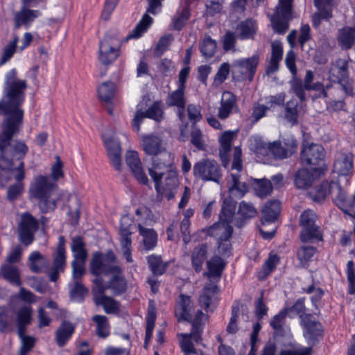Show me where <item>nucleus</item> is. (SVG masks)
Wrapping results in <instances>:
<instances>
[{
    "mask_svg": "<svg viewBox=\"0 0 355 355\" xmlns=\"http://www.w3.org/2000/svg\"><path fill=\"white\" fill-rule=\"evenodd\" d=\"M328 195L331 196L332 200L340 209L347 212V208L350 202L345 192L338 183L324 182L319 186H316L309 193L310 198L315 202H322Z\"/></svg>",
    "mask_w": 355,
    "mask_h": 355,
    "instance_id": "7",
    "label": "nucleus"
},
{
    "mask_svg": "<svg viewBox=\"0 0 355 355\" xmlns=\"http://www.w3.org/2000/svg\"><path fill=\"white\" fill-rule=\"evenodd\" d=\"M12 321V313L10 309L0 306V332L9 329Z\"/></svg>",
    "mask_w": 355,
    "mask_h": 355,
    "instance_id": "52",
    "label": "nucleus"
},
{
    "mask_svg": "<svg viewBox=\"0 0 355 355\" xmlns=\"http://www.w3.org/2000/svg\"><path fill=\"white\" fill-rule=\"evenodd\" d=\"M139 234L142 236L143 248L146 251L153 250L157 245V234L153 229L138 225Z\"/></svg>",
    "mask_w": 355,
    "mask_h": 355,
    "instance_id": "37",
    "label": "nucleus"
},
{
    "mask_svg": "<svg viewBox=\"0 0 355 355\" xmlns=\"http://www.w3.org/2000/svg\"><path fill=\"white\" fill-rule=\"evenodd\" d=\"M28 6L22 5L20 9L14 14V26L18 29L21 26L28 27L32 22L41 15L37 10L28 8Z\"/></svg>",
    "mask_w": 355,
    "mask_h": 355,
    "instance_id": "21",
    "label": "nucleus"
},
{
    "mask_svg": "<svg viewBox=\"0 0 355 355\" xmlns=\"http://www.w3.org/2000/svg\"><path fill=\"white\" fill-rule=\"evenodd\" d=\"M46 262L44 257L38 251L33 252L28 257L29 268L34 272H40L42 264Z\"/></svg>",
    "mask_w": 355,
    "mask_h": 355,
    "instance_id": "53",
    "label": "nucleus"
},
{
    "mask_svg": "<svg viewBox=\"0 0 355 355\" xmlns=\"http://www.w3.org/2000/svg\"><path fill=\"white\" fill-rule=\"evenodd\" d=\"M28 87L26 80L19 79L16 69H11L5 77L3 96L0 101V114L7 117L1 125L0 134L1 186L4 187L14 178L16 183L7 190V198L12 201L20 196L24 190L21 180L24 178V164L21 159L28 150L24 142L15 141L12 137L19 131L23 122L22 105Z\"/></svg>",
    "mask_w": 355,
    "mask_h": 355,
    "instance_id": "1",
    "label": "nucleus"
},
{
    "mask_svg": "<svg viewBox=\"0 0 355 355\" xmlns=\"http://www.w3.org/2000/svg\"><path fill=\"white\" fill-rule=\"evenodd\" d=\"M38 228L37 220L29 213H24L21 215L19 229L37 231Z\"/></svg>",
    "mask_w": 355,
    "mask_h": 355,
    "instance_id": "57",
    "label": "nucleus"
},
{
    "mask_svg": "<svg viewBox=\"0 0 355 355\" xmlns=\"http://www.w3.org/2000/svg\"><path fill=\"white\" fill-rule=\"evenodd\" d=\"M258 212L252 203L244 200L239 203L237 215L235 219V225L243 227L248 220L255 217Z\"/></svg>",
    "mask_w": 355,
    "mask_h": 355,
    "instance_id": "27",
    "label": "nucleus"
},
{
    "mask_svg": "<svg viewBox=\"0 0 355 355\" xmlns=\"http://www.w3.org/2000/svg\"><path fill=\"white\" fill-rule=\"evenodd\" d=\"M300 324L303 327L305 338L313 340L322 335V326L320 322L313 318L312 315H300Z\"/></svg>",
    "mask_w": 355,
    "mask_h": 355,
    "instance_id": "22",
    "label": "nucleus"
},
{
    "mask_svg": "<svg viewBox=\"0 0 355 355\" xmlns=\"http://www.w3.org/2000/svg\"><path fill=\"white\" fill-rule=\"evenodd\" d=\"M141 146L146 154L153 156V165L164 167L173 164V155L166 150L162 138L154 135H144L141 139Z\"/></svg>",
    "mask_w": 355,
    "mask_h": 355,
    "instance_id": "6",
    "label": "nucleus"
},
{
    "mask_svg": "<svg viewBox=\"0 0 355 355\" xmlns=\"http://www.w3.org/2000/svg\"><path fill=\"white\" fill-rule=\"evenodd\" d=\"M121 41L114 34H106L99 44L98 60L104 65L112 64L120 55Z\"/></svg>",
    "mask_w": 355,
    "mask_h": 355,
    "instance_id": "11",
    "label": "nucleus"
},
{
    "mask_svg": "<svg viewBox=\"0 0 355 355\" xmlns=\"http://www.w3.org/2000/svg\"><path fill=\"white\" fill-rule=\"evenodd\" d=\"M288 315V309H282L270 320V324L275 331H282Z\"/></svg>",
    "mask_w": 355,
    "mask_h": 355,
    "instance_id": "62",
    "label": "nucleus"
},
{
    "mask_svg": "<svg viewBox=\"0 0 355 355\" xmlns=\"http://www.w3.org/2000/svg\"><path fill=\"white\" fill-rule=\"evenodd\" d=\"M225 266V263L221 257L218 256H214L207 261V268L208 271L205 272L204 275L207 277H216L217 279H219Z\"/></svg>",
    "mask_w": 355,
    "mask_h": 355,
    "instance_id": "36",
    "label": "nucleus"
},
{
    "mask_svg": "<svg viewBox=\"0 0 355 355\" xmlns=\"http://www.w3.org/2000/svg\"><path fill=\"white\" fill-rule=\"evenodd\" d=\"M71 248L73 254V260H86L87 257V250L85 248V243L81 237L76 236L73 238Z\"/></svg>",
    "mask_w": 355,
    "mask_h": 355,
    "instance_id": "47",
    "label": "nucleus"
},
{
    "mask_svg": "<svg viewBox=\"0 0 355 355\" xmlns=\"http://www.w3.org/2000/svg\"><path fill=\"white\" fill-rule=\"evenodd\" d=\"M193 303L189 296L181 294L180 300L177 302L175 315L178 321H187L191 323L192 329L190 334H182V340L180 342L181 349L184 355H204L201 351L193 347L191 340L198 343L201 339L203 326L207 320V316L201 310H198L192 318Z\"/></svg>",
    "mask_w": 355,
    "mask_h": 355,
    "instance_id": "2",
    "label": "nucleus"
},
{
    "mask_svg": "<svg viewBox=\"0 0 355 355\" xmlns=\"http://www.w3.org/2000/svg\"><path fill=\"white\" fill-rule=\"evenodd\" d=\"M232 139L233 132L230 131H225L223 133L219 139L220 144V155L222 159V164L224 167H226L228 164V160L225 157V154L231 149Z\"/></svg>",
    "mask_w": 355,
    "mask_h": 355,
    "instance_id": "43",
    "label": "nucleus"
},
{
    "mask_svg": "<svg viewBox=\"0 0 355 355\" xmlns=\"http://www.w3.org/2000/svg\"><path fill=\"white\" fill-rule=\"evenodd\" d=\"M193 174L196 178L204 182L219 183L222 178L221 168L218 163L212 159H202L195 163Z\"/></svg>",
    "mask_w": 355,
    "mask_h": 355,
    "instance_id": "9",
    "label": "nucleus"
},
{
    "mask_svg": "<svg viewBox=\"0 0 355 355\" xmlns=\"http://www.w3.org/2000/svg\"><path fill=\"white\" fill-rule=\"evenodd\" d=\"M65 239L60 236L58 239L56 250L53 254V267L49 272V279L52 282H56L59 273L62 272L66 266Z\"/></svg>",
    "mask_w": 355,
    "mask_h": 355,
    "instance_id": "16",
    "label": "nucleus"
},
{
    "mask_svg": "<svg viewBox=\"0 0 355 355\" xmlns=\"http://www.w3.org/2000/svg\"><path fill=\"white\" fill-rule=\"evenodd\" d=\"M58 185L46 175H38L34 178L30 187L33 198L39 200V207L42 212L53 211L59 199L57 195Z\"/></svg>",
    "mask_w": 355,
    "mask_h": 355,
    "instance_id": "4",
    "label": "nucleus"
},
{
    "mask_svg": "<svg viewBox=\"0 0 355 355\" xmlns=\"http://www.w3.org/2000/svg\"><path fill=\"white\" fill-rule=\"evenodd\" d=\"M323 147L318 144H303L300 152L301 162L308 166H316L324 158Z\"/></svg>",
    "mask_w": 355,
    "mask_h": 355,
    "instance_id": "14",
    "label": "nucleus"
},
{
    "mask_svg": "<svg viewBox=\"0 0 355 355\" xmlns=\"http://www.w3.org/2000/svg\"><path fill=\"white\" fill-rule=\"evenodd\" d=\"M103 142L111 164L119 171L121 166V147L119 141L112 136L103 135Z\"/></svg>",
    "mask_w": 355,
    "mask_h": 355,
    "instance_id": "20",
    "label": "nucleus"
},
{
    "mask_svg": "<svg viewBox=\"0 0 355 355\" xmlns=\"http://www.w3.org/2000/svg\"><path fill=\"white\" fill-rule=\"evenodd\" d=\"M74 332V327L68 322L64 321L55 331V340L60 347H63Z\"/></svg>",
    "mask_w": 355,
    "mask_h": 355,
    "instance_id": "39",
    "label": "nucleus"
},
{
    "mask_svg": "<svg viewBox=\"0 0 355 355\" xmlns=\"http://www.w3.org/2000/svg\"><path fill=\"white\" fill-rule=\"evenodd\" d=\"M231 222L220 220L209 229V234L215 237L218 241L230 239L232 236L233 229L230 225Z\"/></svg>",
    "mask_w": 355,
    "mask_h": 355,
    "instance_id": "30",
    "label": "nucleus"
},
{
    "mask_svg": "<svg viewBox=\"0 0 355 355\" xmlns=\"http://www.w3.org/2000/svg\"><path fill=\"white\" fill-rule=\"evenodd\" d=\"M208 257V247L206 244H200L195 247L191 253V266L196 272L202 270V266Z\"/></svg>",
    "mask_w": 355,
    "mask_h": 355,
    "instance_id": "31",
    "label": "nucleus"
},
{
    "mask_svg": "<svg viewBox=\"0 0 355 355\" xmlns=\"http://www.w3.org/2000/svg\"><path fill=\"white\" fill-rule=\"evenodd\" d=\"M17 334L21 343L19 355H26L33 347L35 339L31 336L25 335V332L20 334V331H19Z\"/></svg>",
    "mask_w": 355,
    "mask_h": 355,
    "instance_id": "58",
    "label": "nucleus"
},
{
    "mask_svg": "<svg viewBox=\"0 0 355 355\" xmlns=\"http://www.w3.org/2000/svg\"><path fill=\"white\" fill-rule=\"evenodd\" d=\"M285 144L286 148L282 146L280 142L274 141L269 144L268 150L275 158L284 159L292 155L297 149V142L293 139H288V142Z\"/></svg>",
    "mask_w": 355,
    "mask_h": 355,
    "instance_id": "29",
    "label": "nucleus"
},
{
    "mask_svg": "<svg viewBox=\"0 0 355 355\" xmlns=\"http://www.w3.org/2000/svg\"><path fill=\"white\" fill-rule=\"evenodd\" d=\"M0 275L12 285L20 286L21 284L19 268L11 264L2 265Z\"/></svg>",
    "mask_w": 355,
    "mask_h": 355,
    "instance_id": "38",
    "label": "nucleus"
},
{
    "mask_svg": "<svg viewBox=\"0 0 355 355\" xmlns=\"http://www.w3.org/2000/svg\"><path fill=\"white\" fill-rule=\"evenodd\" d=\"M148 173L155 183L157 198H166L170 200L175 198L179 187L178 173L173 165L164 167L156 165L148 168Z\"/></svg>",
    "mask_w": 355,
    "mask_h": 355,
    "instance_id": "3",
    "label": "nucleus"
},
{
    "mask_svg": "<svg viewBox=\"0 0 355 355\" xmlns=\"http://www.w3.org/2000/svg\"><path fill=\"white\" fill-rule=\"evenodd\" d=\"M314 180L312 172L306 168H301L295 173L294 182L297 188L305 189L312 185Z\"/></svg>",
    "mask_w": 355,
    "mask_h": 355,
    "instance_id": "40",
    "label": "nucleus"
},
{
    "mask_svg": "<svg viewBox=\"0 0 355 355\" xmlns=\"http://www.w3.org/2000/svg\"><path fill=\"white\" fill-rule=\"evenodd\" d=\"M253 186L256 195L260 198L269 196L272 190L271 182L267 179H255Z\"/></svg>",
    "mask_w": 355,
    "mask_h": 355,
    "instance_id": "48",
    "label": "nucleus"
},
{
    "mask_svg": "<svg viewBox=\"0 0 355 355\" xmlns=\"http://www.w3.org/2000/svg\"><path fill=\"white\" fill-rule=\"evenodd\" d=\"M153 23V18L148 14L144 15L136 27L127 36V40L132 38H138L145 33Z\"/></svg>",
    "mask_w": 355,
    "mask_h": 355,
    "instance_id": "46",
    "label": "nucleus"
},
{
    "mask_svg": "<svg viewBox=\"0 0 355 355\" xmlns=\"http://www.w3.org/2000/svg\"><path fill=\"white\" fill-rule=\"evenodd\" d=\"M238 108L236 98L230 92H225L222 94L220 107H218V116L220 119H225Z\"/></svg>",
    "mask_w": 355,
    "mask_h": 355,
    "instance_id": "24",
    "label": "nucleus"
},
{
    "mask_svg": "<svg viewBox=\"0 0 355 355\" xmlns=\"http://www.w3.org/2000/svg\"><path fill=\"white\" fill-rule=\"evenodd\" d=\"M106 289H110L115 295H121L125 293L128 288V281L123 274L122 269L111 274V277L107 283V286H104Z\"/></svg>",
    "mask_w": 355,
    "mask_h": 355,
    "instance_id": "25",
    "label": "nucleus"
},
{
    "mask_svg": "<svg viewBox=\"0 0 355 355\" xmlns=\"http://www.w3.org/2000/svg\"><path fill=\"white\" fill-rule=\"evenodd\" d=\"M115 90L114 83L111 81H106L98 87L97 92L101 101L110 104L112 103Z\"/></svg>",
    "mask_w": 355,
    "mask_h": 355,
    "instance_id": "44",
    "label": "nucleus"
},
{
    "mask_svg": "<svg viewBox=\"0 0 355 355\" xmlns=\"http://www.w3.org/2000/svg\"><path fill=\"white\" fill-rule=\"evenodd\" d=\"M116 260V257L111 250L105 254L96 252L90 263L91 272L98 277L101 275H111L116 270L119 271L121 267L115 263Z\"/></svg>",
    "mask_w": 355,
    "mask_h": 355,
    "instance_id": "10",
    "label": "nucleus"
},
{
    "mask_svg": "<svg viewBox=\"0 0 355 355\" xmlns=\"http://www.w3.org/2000/svg\"><path fill=\"white\" fill-rule=\"evenodd\" d=\"M280 212V202L272 200L268 201L262 210L261 223L263 226L273 223Z\"/></svg>",
    "mask_w": 355,
    "mask_h": 355,
    "instance_id": "32",
    "label": "nucleus"
},
{
    "mask_svg": "<svg viewBox=\"0 0 355 355\" xmlns=\"http://www.w3.org/2000/svg\"><path fill=\"white\" fill-rule=\"evenodd\" d=\"M150 118L155 121H159L163 118V109L160 102H155L145 112L137 111L132 121L133 128L139 132L140 125L144 118Z\"/></svg>",
    "mask_w": 355,
    "mask_h": 355,
    "instance_id": "19",
    "label": "nucleus"
},
{
    "mask_svg": "<svg viewBox=\"0 0 355 355\" xmlns=\"http://www.w3.org/2000/svg\"><path fill=\"white\" fill-rule=\"evenodd\" d=\"M293 0H279L274 16L272 18V26L275 33H285L288 29V21L291 18Z\"/></svg>",
    "mask_w": 355,
    "mask_h": 355,
    "instance_id": "12",
    "label": "nucleus"
},
{
    "mask_svg": "<svg viewBox=\"0 0 355 355\" xmlns=\"http://www.w3.org/2000/svg\"><path fill=\"white\" fill-rule=\"evenodd\" d=\"M257 29V23L252 19L242 21L236 26L238 37L241 40L253 38Z\"/></svg>",
    "mask_w": 355,
    "mask_h": 355,
    "instance_id": "35",
    "label": "nucleus"
},
{
    "mask_svg": "<svg viewBox=\"0 0 355 355\" xmlns=\"http://www.w3.org/2000/svg\"><path fill=\"white\" fill-rule=\"evenodd\" d=\"M33 309L31 307L24 306L21 307L17 312V332L20 334L26 331V327L31 322Z\"/></svg>",
    "mask_w": 355,
    "mask_h": 355,
    "instance_id": "41",
    "label": "nucleus"
},
{
    "mask_svg": "<svg viewBox=\"0 0 355 355\" xmlns=\"http://www.w3.org/2000/svg\"><path fill=\"white\" fill-rule=\"evenodd\" d=\"M230 67L227 62H223L220 64L216 74L214 76V83L216 85L223 83L227 78L230 73Z\"/></svg>",
    "mask_w": 355,
    "mask_h": 355,
    "instance_id": "63",
    "label": "nucleus"
},
{
    "mask_svg": "<svg viewBox=\"0 0 355 355\" xmlns=\"http://www.w3.org/2000/svg\"><path fill=\"white\" fill-rule=\"evenodd\" d=\"M258 63L259 57L257 55L235 60L232 64L234 72L238 71L242 74L249 73L250 78H252L256 71Z\"/></svg>",
    "mask_w": 355,
    "mask_h": 355,
    "instance_id": "28",
    "label": "nucleus"
},
{
    "mask_svg": "<svg viewBox=\"0 0 355 355\" xmlns=\"http://www.w3.org/2000/svg\"><path fill=\"white\" fill-rule=\"evenodd\" d=\"M318 216L311 209H306L300 214L299 225L302 228L300 239L303 242H308L314 239L322 240L320 226L317 224Z\"/></svg>",
    "mask_w": 355,
    "mask_h": 355,
    "instance_id": "8",
    "label": "nucleus"
},
{
    "mask_svg": "<svg viewBox=\"0 0 355 355\" xmlns=\"http://www.w3.org/2000/svg\"><path fill=\"white\" fill-rule=\"evenodd\" d=\"M235 203L231 200L225 199L222 206L220 220H225L232 222L235 212Z\"/></svg>",
    "mask_w": 355,
    "mask_h": 355,
    "instance_id": "55",
    "label": "nucleus"
},
{
    "mask_svg": "<svg viewBox=\"0 0 355 355\" xmlns=\"http://www.w3.org/2000/svg\"><path fill=\"white\" fill-rule=\"evenodd\" d=\"M353 168V155L348 150L336 151L334 155L333 172L339 176H349L352 174Z\"/></svg>",
    "mask_w": 355,
    "mask_h": 355,
    "instance_id": "15",
    "label": "nucleus"
},
{
    "mask_svg": "<svg viewBox=\"0 0 355 355\" xmlns=\"http://www.w3.org/2000/svg\"><path fill=\"white\" fill-rule=\"evenodd\" d=\"M285 118L292 125L297 123L298 103L295 99H291L287 102L285 108Z\"/></svg>",
    "mask_w": 355,
    "mask_h": 355,
    "instance_id": "51",
    "label": "nucleus"
},
{
    "mask_svg": "<svg viewBox=\"0 0 355 355\" xmlns=\"http://www.w3.org/2000/svg\"><path fill=\"white\" fill-rule=\"evenodd\" d=\"M348 62L338 58L331 63L328 72V78L334 83H342L348 78Z\"/></svg>",
    "mask_w": 355,
    "mask_h": 355,
    "instance_id": "23",
    "label": "nucleus"
},
{
    "mask_svg": "<svg viewBox=\"0 0 355 355\" xmlns=\"http://www.w3.org/2000/svg\"><path fill=\"white\" fill-rule=\"evenodd\" d=\"M314 5L318 11L312 16L313 25L317 28L322 19L328 20L332 17L331 0H314Z\"/></svg>",
    "mask_w": 355,
    "mask_h": 355,
    "instance_id": "26",
    "label": "nucleus"
},
{
    "mask_svg": "<svg viewBox=\"0 0 355 355\" xmlns=\"http://www.w3.org/2000/svg\"><path fill=\"white\" fill-rule=\"evenodd\" d=\"M55 162L51 168V178L56 182L60 178L64 177L63 162L61 161L59 156H55Z\"/></svg>",
    "mask_w": 355,
    "mask_h": 355,
    "instance_id": "61",
    "label": "nucleus"
},
{
    "mask_svg": "<svg viewBox=\"0 0 355 355\" xmlns=\"http://www.w3.org/2000/svg\"><path fill=\"white\" fill-rule=\"evenodd\" d=\"M92 320L96 322V334L101 338H106L110 333V327L107 318L105 315H95Z\"/></svg>",
    "mask_w": 355,
    "mask_h": 355,
    "instance_id": "45",
    "label": "nucleus"
},
{
    "mask_svg": "<svg viewBox=\"0 0 355 355\" xmlns=\"http://www.w3.org/2000/svg\"><path fill=\"white\" fill-rule=\"evenodd\" d=\"M166 103L168 106H176L178 108V116L181 121H183L184 117V110L186 105L184 98V89L178 87L175 91H173L167 97Z\"/></svg>",
    "mask_w": 355,
    "mask_h": 355,
    "instance_id": "33",
    "label": "nucleus"
},
{
    "mask_svg": "<svg viewBox=\"0 0 355 355\" xmlns=\"http://www.w3.org/2000/svg\"><path fill=\"white\" fill-rule=\"evenodd\" d=\"M190 16L189 10L188 8H184L181 11L178 12L172 19L173 28L177 31H180L185 25L187 21Z\"/></svg>",
    "mask_w": 355,
    "mask_h": 355,
    "instance_id": "54",
    "label": "nucleus"
},
{
    "mask_svg": "<svg viewBox=\"0 0 355 355\" xmlns=\"http://www.w3.org/2000/svg\"><path fill=\"white\" fill-rule=\"evenodd\" d=\"M149 267L155 275H162L166 269L167 264L162 261L161 257L152 254L147 257Z\"/></svg>",
    "mask_w": 355,
    "mask_h": 355,
    "instance_id": "49",
    "label": "nucleus"
},
{
    "mask_svg": "<svg viewBox=\"0 0 355 355\" xmlns=\"http://www.w3.org/2000/svg\"><path fill=\"white\" fill-rule=\"evenodd\" d=\"M347 277L348 281V293L355 294V270L353 261H349L347 263Z\"/></svg>",
    "mask_w": 355,
    "mask_h": 355,
    "instance_id": "59",
    "label": "nucleus"
},
{
    "mask_svg": "<svg viewBox=\"0 0 355 355\" xmlns=\"http://www.w3.org/2000/svg\"><path fill=\"white\" fill-rule=\"evenodd\" d=\"M241 149L239 146L234 148L233 160L229 175L227 177V188L230 197L240 199L249 189L247 177L243 171Z\"/></svg>",
    "mask_w": 355,
    "mask_h": 355,
    "instance_id": "5",
    "label": "nucleus"
},
{
    "mask_svg": "<svg viewBox=\"0 0 355 355\" xmlns=\"http://www.w3.org/2000/svg\"><path fill=\"white\" fill-rule=\"evenodd\" d=\"M315 252V248L312 246H302L298 249L297 252V258L302 266L304 267L308 261L311 260Z\"/></svg>",
    "mask_w": 355,
    "mask_h": 355,
    "instance_id": "56",
    "label": "nucleus"
},
{
    "mask_svg": "<svg viewBox=\"0 0 355 355\" xmlns=\"http://www.w3.org/2000/svg\"><path fill=\"white\" fill-rule=\"evenodd\" d=\"M129 218L123 217L121 219V226L119 229L120 243L123 257L127 263H132V232L130 230Z\"/></svg>",
    "mask_w": 355,
    "mask_h": 355,
    "instance_id": "17",
    "label": "nucleus"
},
{
    "mask_svg": "<svg viewBox=\"0 0 355 355\" xmlns=\"http://www.w3.org/2000/svg\"><path fill=\"white\" fill-rule=\"evenodd\" d=\"M103 282L100 277H96L94 280L96 285L94 289V302L97 305L102 306L106 313H116L119 309V304L111 297L104 295L105 288L103 287Z\"/></svg>",
    "mask_w": 355,
    "mask_h": 355,
    "instance_id": "13",
    "label": "nucleus"
},
{
    "mask_svg": "<svg viewBox=\"0 0 355 355\" xmlns=\"http://www.w3.org/2000/svg\"><path fill=\"white\" fill-rule=\"evenodd\" d=\"M125 162L139 183L144 185L148 184V177L144 171L142 163L137 151L128 150L125 154Z\"/></svg>",
    "mask_w": 355,
    "mask_h": 355,
    "instance_id": "18",
    "label": "nucleus"
},
{
    "mask_svg": "<svg viewBox=\"0 0 355 355\" xmlns=\"http://www.w3.org/2000/svg\"><path fill=\"white\" fill-rule=\"evenodd\" d=\"M218 287L214 284H207L203 288V293L199 297V302L202 307L205 309L210 308L215 300V294L217 293Z\"/></svg>",
    "mask_w": 355,
    "mask_h": 355,
    "instance_id": "42",
    "label": "nucleus"
},
{
    "mask_svg": "<svg viewBox=\"0 0 355 355\" xmlns=\"http://www.w3.org/2000/svg\"><path fill=\"white\" fill-rule=\"evenodd\" d=\"M216 49V42L209 35H206L200 44V50L205 58H211Z\"/></svg>",
    "mask_w": 355,
    "mask_h": 355,
    "instance_id": "50",
    "label": "nucleus"
},
{
    "mask_svg": "<svg viewBox=\"0 0 355 355\" xmlns=\"http://www.w3.org/2000/svg\"><path fill=\"white\" fill-rule=\"evenodd\" d=\"M338 42L342 49H349L355 42V27H344L338 31Z\"/></svg>",
    "mask_w": 355,
    "mask_h": 355,
    "instance_id": "34",
    "label": "nucleus"
},
{
    "mask_svg": "<svg viewBox=\"0 0 355 355\" xmlns=\"http://www.w3.org/2000/svg\"><path fill=\"white\" fill-rule=\"evenodd\" d=\"M291 87L295 95L301 100L305 99V85L302 80L294 78L291 81Z\"/></svg>",
    "mask_w": 355,
    "mask_h": 355,
    "instance_id": "64",
    "label": "nucleus"
},
{
    "mask_svg": "<svg viewBox=\"0 0 355 355\" xmlns=\"http://www.w3.org/2000/svg\"><path fill=\"white\" fill-rule=\"evenodd\" d=\"M18 41V36L17 35H13L12 41L10 42L3 49V53L1 61V64L6 63L10 58L12 57L16 51Z\"/></svg>",
    "mask_w": 355,
    "mask_h": 355,
    "instance_id": "60",
    "label": "nucleus"
}]
</instances>
